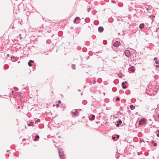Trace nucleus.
<instances>
[{
	"mask_svg": "<svg viewBox=\"0 0 159 159\" xmlns=\"http://www.w3.org/2000/svg\"><path fill=\"white\" fill-rule=\"evenodd\" d=\"M119 124H120L118 122H117V123L116 125V126L119 127V125H120Z\"/></svg>",
	"mask_w": 159,
	"mask_h": 159,
	"instance_id": "f3484780",
	"label": "nucleus"
},
{
	"mask_svg": "<svg viewBox=\"0 0 159 159\" xmlns=\"http://www.w3.org/2000/svg\"><path fill=\"white\" fill-rule=\"evenodd\" d=\"M147 11L149 9L148 8L147 9Z\"/></svg>",
	"mask_w": 159,
	"mask_h": 159,
	"instance_id": "2f4dec72",
	"label": "nucleus"
},
{
	"mask_svg": "<svg viewBox=\"0 0 159 159\" xmlns=\"http://www.w3.org/2000/svg\"><path fill=\"white\" fill-rule=\"evenodd\" d=\"M146 121L144 119H142L140 120L139 121V125H143L145 123Z\"/></svg>",
	"mask_w": 159,
	"mask_h": 159,
	"instance_id": "7ed1b4c3",
	"label": "nucleus"
},
{
	"mask_svg": "<svg viewBox=\"0 0 159 159\" xmlns=\"http://www.w3.org/2000/svg\"><path fill=\"white\" fill-rule=\"evenodd\" d=\"M112 139L113 140H114L116 139V137H112Z\"/></svg>",
	"mask_w": 159,
	"mask_h": 159,
	"instance_id": "a878e982",
	"label": "nucleus"
},
{
	"mask_svg": "<svg viewBox=\"0 0 159 159\" xmlns=\"http://www.w3.org/2000/svg\"><path fill=\"white\" fill-rule=\"evenodd\" d=\"M144 27V25L143 24H141L139 25V27L140 29H143Z\"/></svg>",
	"mask_w": 159,
	"mask_h": 159,
	"instance_id": "6e6552de",
	"label": "nucleus"
},
{
	"mask_svg": "<svg viewBox=\"0 0 159 159\" xmlns=\"http://www.w3.org/2000/svg\"><path fill=\"white\" fill-rule=\"evenodd\" d=\"M129 71H131L132 73H134L135 71V68L134 66H131L129 69Z\"/></svg>",
	"mask_w": 159,
	"mask_h": 159,
	"instance_id": "20e7f679",
	"label": "nucleus"
},
{
	"mask_svg": "<svg viewBox=\"0 0 159 159\" xmlns=\"http://www.w3.org/2000/svg\"><path fill=\"white\" fill-rule=\"evenodd\" d=\"M158 119H159V115L158 116Z\"/></svg>",
	"mask_w": 159,
	"mask_h": 159,
	"instance_id": "7c9ffc66",
	"label": "nucleus"
},
{
	"mask_svg": "<svg viewBox=\"0 0 159 159\" xmlns=\"http://www.w3.org/2000/svg\"><path fill=\"white\" fill-rule=\"evenodd\" d=\"M75 19L76 20H80V18L79 17H76Z\"/></svg>",
	"mask_w": 159,
	"mask_h": 159,
	"instance_id": "a211bd4d",
	"label": "nucleus"
},
{
	"mask_svg": "<svg viewBox=\"0 0 159 159\" xmlns=\"http://www.w3.org/2000/svg\"><path fill=\"white\" fill-rule=\"evenodd\" d=\"M34 61H32L31 60L30 61H29V62L28 63V64L29 66H32L31 63H34Z\"/></svg>",
	"mask_w": 159,
	"mask_h": 159,
	"instance_id": "0eeeda50",
	"label": "nucleus"
},
{
	"mask_svg": "<svg viewBox=\"0 0 159 159\" xmlns=\"http://www.w3.org/2000/svg\"><path fill=\"white\" fill-rule=\"evenodd\" d=\"M90 8H89V9H88V10L89 11L90 10Z\"/></svg>",
	"mask_w": 159,
	"mask_h": 159,
	"instance_id": "c756f323",
	"label": "nucleus"
},
{
	"mask_svg": "<svg viewBox=\"0 0 159 159\" xmlns=\"http://www.w3.org/2000/svg\"><path fill=\"white\" fill-rule=\"evenodd\" d=\"M93 84H95V83H96V81L94 80H93Z\"/></svg>",
	"mask_w": 159,
	"mask_h": 159,
	"instance_id": "5701e85b",
	"label": "nucleus"
},
{
	"mask_svg": "<svg viewBox=\"0 0 159 159\" xmlns=\"http://www.w3.org/2000/svg\"><path fill=\"white\" fill-rule=\"evenodd\" d=\"M40 121V120L39 119H38L35 121V123H36L37 122H38V121Z\"/></svg>",
	"mask_w": 159,
	"mask_h": 159,
	"instance_id": "2eb2a0df",
	"label": "nucleus"
},
{
	"mask_svg": "<svg viewBox=\"0 0 159 159\" xmlns=\"http://www.w3.org/2000/svg\"><path fill=\"white\" fill-rule=\"evenodd\" d=\"M159 61H156L155 62V63L156 64H158L159 63Z\"/></svg>",
	"mask_w": 159,
	"mask_h": 159,
	"instance_id": "6ab92c4d",
	"label": "nucleus"
},
{
	"mask_svg": "<svg viewBox=\"0 0 159 159\" xmlns=\"http://www.w3.org/2000/svg\"><path fill=\"white\" fill-rule=\"evenodd\" d=\"M125 54L126 56L127 57H129L130 56V52L129 50H127L125 51Z\"/></svg>",
	"mask_w": 159,
	"mask_h": 159,
	"instance_id": "f257e3e1",
	"label": "nucleus"
},
{
	"mask_svg": "<svg viewBox=\"0 0 159 159\" xmlns=\"http://www.w3.org/2000/svg\"><path fill=\"white\" fill-rule=\"evenodd\" d=\"M154 146H156L157 145V144L156 143H155L154 144Z\"/></svg>",
	"mask_w": 159,
	"mask_h": 159,
	"instance_id": "c85d7f7f",
	"label": "nucleus"
},
{
	"mask_svg": "<svg viewBox=\"0 0 159 159\" xmlns=\"http://www.w3.org/2000/svg\"><path fill=\"white\" fill-rule=\"evenodd\" d=\"M58 102L59 104H60L61 103V101L59 100L58 101Z\"/></svg>",
	"mask_w": 159,
	"mask_h": 159,
	"instance_id": "4be33fe9",
	"label": "nucleus"
},
{
	"mask_svg": "<svg viewBox=\"0 0 159 159\" xmlns=\"http://www.w3.org/2000/svg\"><path fill=\"white\" fill-rule=\"evenodd\" d=\"M120 100V98L119 97H117L116 98V101H119Z\"/></svg>",
	"mask_w": 159,
	"mask_h": 159,
	"instance_id": "4468645a",
	"label": "nucleus"
},
{
	"mask_svg": "<svg viewBox=\"0 0 159 159\" xmlns=\"http://www.w3.org/2000/svg\"><path fill=\"white\" fill-rule=\"evenodd\" d=\"M39 138V135H37L35 137V139H34V141H38V139H38Z\"/></svg>",
	"mask_w": 159,
	"mask_h": 159,
	"instance_id": "1a4fd4ad",
	"label": "nucleus"
},
{
	"mask_svg": "<svg viewBox=\"0 0 159 159\" xmlns=\"http://www.w3.org/2000/svg\"><path fill=\"white\" fill-rule=\"evenodd\" d=\"M103 30L104 29L102 27H100L98 28V31L100 32H102Z\"/></svg>",
	"mask_w": 159,
	"mask_h": 159,
	"instance_id": "423d86ee",
	"label": "nucleus"
},
{
	"mask_svg": "<svg viewBox=\"0 0 159 159\" xmlns=\"http://www.w3.org/2000/svg\"><path fill=\"white\" fill-rule=\"evenodd\" d=\"M154 61H157V57H155V58H154Z\"/></svg>",
	"mask_w": 159,
	"mask_h": 159,
	"instance_id": "412c9836",
	"label": "nucleus"
},
{
	"mask_svg": "<svg viewBox=\"0 0 159 159\" xmlns=\"http://www.w3.org/2000/svg\"><path fill=\"white\" fill-rule=\"evenodd\" d=\"M117 122H118L119 124H121L122 123V121L120 120L117 121Z\"/></svg>",
	"mask_w": 159,
	"mask_h": 159,
	"instance_id": "ddd939ff",
	"label": "nucleus"
},
{
	"mask_svg": "<svg viewBox=\"0 0 159 159\" xmlns=\"http://www.w3.org/2000/svg\"><path fill=\"white\" fill-rule=\"evenodd\" d=\"M158 133H159V130H158Z\"/></svg>",
	"mask_w": 159,
	"mask_h": 159,
	"instance_id": "72a5a7b5",
	"label": "nucleus"
},
{
	"mask_svg": "<svg viewBox=\"0 0 159 159\" xmlns=\"http://www.w3.org/2000/svg\"><path fill=\"white\" fill-rule=\"evenodd\" d=\"M122 88L123 89H125L126 88V86L125 84V83L124 82L122 83Z\"/></svg>",
	"mask_w": 159,
	"mask_h": 159,
	"instance_id": "9d476101",
	"label": "nucleus"
},
{
	"mask_svg": "<svg viewBox=\"0 0 159 159\" xmlns=\"http://www.w3.org/2000/svg\"><path fill=\"white\" fill-rule=\"evenodd\" d=\"M120 42L117 41L115 42L113 45L114 46L117 47L119 46L120 45Z\"/></svg>",
	"mask_w": 159,
	"mask_h": 159,
	"instance_id": "f03ea898",
	"label": "nucleus"
},
{
	"mask_svg": "<svg viewBox=\"0 0 159 159\" xmlns=\"http://www.w3.org/2000/svg\"><path fill=\"white\" fill-rule=\"evenodd\" d=\"M130 109L132 110L134 109L135 108V107L132 105H130Z\"/></svg>",
	"mask_w": 159,
	"mask_h": 159,
	"instance_id": "9b49d317",
	"label": "nucleus"
},
{
	"mask_svg": "<svg viewBox=\"0 0 159 159\" xmlns=\"http://www.w3.org/2000/svg\"><path fill=\"white\" fill-rule=\"evenodd\" d=\"M95 116L94 115H92L91 119H89L90 120H93L95 119Z\"/></svg>",
	"mask_w": 159,
	"mask_h": 159,
	"instance_id": "f8f14e48",
	"label": "nucleus"
},
{
	"mask_svg": "<svg viewBox=\"0 0 159 159\" xmlns=\"http://www.w3.org/2000/svg\"><path fill=\"white\" fill-rule=\"evenodd\" d=\"M76 20H77L75 19V20H74V22L75 23L76 22Z\"/></svg>",
	"mask_w": 159,
	"mask_h": 159,
	"instance_id": "b1692460",
	"label": "nucleus"
},
{
	"mask_svg": "<svg viewBox=\"0 0 159 159\" xmlns=\"http://www.w3.org/2000/svg\"><path fill=\"white\" fill-rule=\"evenodd\" d=\"M32 124H33V122H31V123L30 124H29L28 125H29V126H31V125H32Z\"/></svg>",
	"mask_w": 159,
	"mask_h": 159,
	"instance_id": "dca6fc26",
	"label": "nucleus"
},
{
	"mask_svg": "<svg viewBox=\"0 0 159 159\" xmlns=\"http://www.w3.org/2000/svg\"><path fill=\"white\" fill-rule=\"evenodd\" d=\"M116 137H117L118 139H119V135H117Z\"/></svg>",
	"mask_w": 159,
	"mask_h": 159,
	"instance_id": "bb28decb",
	"label": "nucleus"
},
{
	"mask_svg": "<svg viewBox=\"0 0 159 159\" xmlns=\"http://www.w3.org/2000/svg\"><path fill=\"white\" fill-rule=\"evenodd\" d=\"M72 113L75 116H76L79 115L78 112L76 110H75L74 111H72Z\"/></svg>",
	"mask_w": 159,
	"mask_h": 159,
	"instance_id": "39448f33",
	"label": "nucleus"
},
{
	"mask_svg": "<svg viewBox=\"0 0 159 159\" xmlns=\"http://www.w3.org/2000/svg\"><path fill=\"white\" fill-rule=\"evenodd\" d=\"M157 29L159 30V27L157 28Z\"/></svg>",
	"mask_w": 159,
	"mask_h": 159,
	"instance_id": "473e14b6",
	"label": "nucleus"
},
{
	"mask_svg": "<svg viewBox=\"0 0 159 159\" xmlns=\"http://www.w3.org/2000/svg\"><path fill=\"white\" fill-rule=\"evenodd\" d=\"M159 67V66H158V65H156V67L157 68H158Z\"/></svg>",
	"mask_w": 159,
	"mask_h": 159,
	"instance_id": "393cba45",
	"label": "nucleus"
},
{
	"mask_svg": "<svg viewBox=\"0 0 159 159\" xmlns=\"http://www.w3.org/2000/svg\"><path fill=\"white\" fill-rule=\"evenodd\" d=\"M56 106L57 107H59V104H57Z\"/></svg>",
	"mask_w": 159,
	"mask_h": 159,
	"instance_id": "aec40b11",
	"label": "nucleus"
},
{
	"mask_svg": "<svg viewBox=\"0 0 159 159\" xmlns=\"http://www.w3.org/2000/svg\"><path fill=\"white\" fill-rule=\"evenodd\" d=\"M157 136L158 137H159V133L158 134H157Z\"/></svg>",
	"mask_w": 159,
	"mask_h": 159,
	"instance_id": "cd10ccee",
	"label": "nucleus"
}]
</instances>
